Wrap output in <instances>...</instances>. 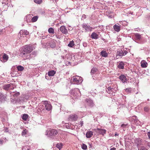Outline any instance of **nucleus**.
<instances>
[{
	"label": "nucleus",
	"instance_id": "50",
	"mask_svg": "<svg viewBox=\"0 0 150 150\" xmlns=\"http://www.w3.org/2000/svg\"><path fill=\"white\" fill-rule=\"evenodd\" d=\"M110 150H116V148L114 147H113L110 149Z\"/></svg>",
	"mask_w": 150,
	"mask_h": 150
},
{
	"label": "nucleus",
	"instance_id": "7",
	"mask_svg": "<svg viewBox=\"0 0 150 150\" xmlns=\"http://www.w3.org/2000/svg\"><path fill=\"white\" fill-rule=\"evenodd\" d=\"M8 56L5 53L2 54L0 55V60L2 62H6L8 59Z\"/></svg>",
	"mask_w": 150,
	"mask_h": 150
},
{
	"label": "nucleus",
	"instance_id": "54",
	"mask_svg": "<svg viewBox=\"0 0 150 150\" xmlns=\"http://www.w3.org/2000/svg\"><path fill=\"white\" fill-rule=\"evenodd\" d=\"M68 65H69V64H70V62H68Z\"/></svg>",
	"mask_w": 150,
	"mask_h": 150
},
{
	"label": "nucleus",
	"instance_id": "3",
	"mask_svg": "<svg viewBox=\"0 0 150 150\" xmlns=\"http://www.w3.org/2000/svg\"><path fill=\"white\" fill-rule=\"evenodd\" d=\"M33 50V48L31 46L29 45H26L25 46L23 50L24 52H22L21 53V55L23 57L25 54H28L30 52Z\"/></svg>",
	"mask_w": 150,
	"mask_h": 150
},
{
	"label": "nucleus",
	"instance_id": "28",
	"mask_svg": "<svg viewBox=\"0 0 150 150\" xmlns=\"http://www.w3.org/2000/svg\"><path fill=\"white\" fill-rule=\"evenodd\" d=\"M113 90H114L113 88H112L110 87H108L106 90V91L108 93H110L111 91H113Z\"/></svg>",
	"mask_w": 150,
	"mask_h": 150
},
{
	"label": "nucleus",
	"instance_id": "18",
	"mask_svg": "<svg viewBox=\"0 0 150 150\" xmlns=\"http://www.w3.org/2000/svg\"><path fill=\"white\" fill-rule=\"evenodd\" d=\"M125 65V64L123 62H120L118 63L117 67L120 69H124Z\"/></svg>",
	"mask_w": 150,
	"mask_h": 150
},
{
	"label": "nucleus",
	"instance_id": "19",
	"mask_svg": "<svg viewBox=\"0 0 150 150\" xmlns=\"http://www.w3.org/2000/svg\"><path fill=\"white\" fill-rule=\"evenodd\" d=\"M93 132L91 131H88L86 134V137L88 138H89L91 137L93 135Z\"/></svg>",
	"mask_w": 150,
	"mask_h": 150
},
{
	"label": "nucleus",
	"instance_id": "40",
	"mask_svg": "<svg viewBox=\"0 0 150 150\" xmlns=\"http://www.w3.org/2000/svg\"><path fill=\"white\" fill-rule=\"evenodd\" d=\"M138 150H147V149L143 146L138 148Z\"/></svg>",
	"mask_w": 150,
	"mask_h": 150
},
{
	"label": "nucleus",
	"instance_id": "58",
	"mask_svg": "<svg viewBox=\"0 0 150 150\" xmlns=\"http://www.w3.org/2000/svg\"><path fill=\"white\" fill-rule=\"evenodd\" d=\"M56 1H57V0H54Z\"/></svg>",
	"mask_w": 150,
	"mask_h": 150
},
{
	"label": "nucleus",
	"instance_id": "17",
	"mask_svg": "<svg viewBox=\"0 0 150 150\" xmlns=\"http://www.w3.org/2000/svg\"><path fill=\"white\" fill-rule=\"evenodd\" d=\"M141 66L142 68H146L147 67L148 63L144 60H142L141 62Z\"/></svg>",
	"mask_w": 150,
	"mask_h": 150
},
{
	"label": "nucleus",
	"instance_id": "4",
	"mask_svg": "<svg viewBox=\"0 0 150 150\" xmlns=\"http://www.w3.org/2000/svg\"><path fill=\"white\" fill-rule=\"evenodd\" d=\"M127 53V51L121 49L119 50L117 52L116 58V59L121 58L122 56L126 55Z\"/></svg>",
	"mask_w": 150,
	"mask_h": 150
},
{
	"label": "nucleus",
	"instance_id": "61",
	"mask_svg": "<svg viewBox=\"0 0 150 150\" xmlns=\"http://www.w3.org/2000/svg\"><path fill=\"white\" fill-rule=\"evenodd\" d=\"M67 65V64H66V65Z\"/></svg>",
	"mask_w": 150,
	"mask_h": 150
},
{
	"label": "nucleus",
	"instance_id": "39",
	"mask_svg": "<svg viewBox=\"0 0 150 150\" xmlns=\"http://www.w3.org/2000/svg\"><path fill=\"white\" fill-rule=\"evenodd\" d=\"M81 148L82 149L86 150L87 149V146L84 144H82L81 145Z\"/></svg>",
	"mask_w": 150,
	"mask_h": 150
},
{
	"label": "nucleus",
	"instance_id": "48",
	"mask_svg": "<svg viewBox=\"0 0 150 150\" xmlns=\"http://www.w3.org/2000/svg\"><path fill=\"white\" fill-rule=\"evenodd\" d=\"M80 122L81 126L82 127L83 125V121H80Z\"/></svg>",
	"mask_w": 150,
	"mask_h": 150
},
{
	"label": "nucleus",
	"instance_id": "42",
	"mask_svg": "<svg viewBox=\"0 0 150 150\" xmlns=\"http://www.w3.org/2000/svg\"><path fill=\"white\" fill-rule=\"evenodd\" d=\"M20 95V93L19 92H17L15 93L13 95V96L15 97H17Z\"/></svg>",
	"mask_w": 150,
	"mask_h": 150
},
{
	"label": "nucleus",
	"instance_id": "55",
	"mask_svg": "<svg viewBox=\"0 0 150 150\" xmlns=\"http://www.w3.org/2000/svg\"><path fill=\"white\" fill-rule=\"evenodd\" d=\"M19 34H20V35H21V33H19Z\"/></svg>",
	"mask_w": 150,
	"mask_h": 150
},
{
	"label": "nucleus",
	"instance_id": "8",
	"mask_svg": "<svg viewBox=\"0 0 150 150\" xmlns=\"http://www.w3.org/2000/svg\"><path fill=\"white\" fill-rule=\"evenodd\" d=\"M135 142L138 148L143 146L142 141L139 138L136 139Z\"/></svg>",
	"mask_w": 150,
	"mask_h": 150
},
{
	"label": "nucleus",
	"instance_id": "35",
	"mask_svg": "<svg viewBox=\"0 0 150 150\" xmlns=\"http://www.w3.org/2000/svg\"><path fill=\"white\" fill-rule=\"evenodd\" d=\"M17 69L18 71H22L23 70L24 68L23 67L21 66H19L17 67Z\"/></svg>",
	"mask_w": 150,
	"mask_h": 150
},
{
	"label": "nucleus",
	"instance_id": "47",
	"mask_svg": "<svg viewBox=\"0 0 150 150\" xmlns=\"http://www.w3.org/2000/svg\"><path fill=\"white\" fill-rule=\"evenodd\" d=\"M82 18H83L84 19H85L86 18V15H85V14H83L82 16Z\"/></svg>",
	"mask_w": 150,
	"mask_h": 150
},
{
	"label": "nucleus",
	"instance_id": "32",
	"mask_svg": "<svg viewBox=\"0 0 150 150\" xmlns=\"http://www.w3.org/2000/svg\"><path fill=\"white\" fill-rule=\"evenodd\" d=\"M50 46L52 48H54L55 47V43L54 42V41L53 40L52 41L50 44Z\"/></svg>",
	"mask_w": 150,
	"mask_h": 150
},
{
	"label": "nucleus",
	"instance_id": "56",
	"mask_svg": "<svg viewBox=\"0 0 150 150\" xmlns=\"http://www.w3.org/2000/svg\"><path fill=\"white\" fill-rule=\"evenodd\" d=\"M120 150H124L122 149H120Z\"/></svg>",
	"mask_w": 150,
	"mask_h": 150
},
{
	"label": "nucleus",
	"instance_id": "57",
	"mask_svg": "<svg viewBox=\"0 0 150 150\" xmlns=\"http://www.w3.org/2000/svg\"><path fill=\"white\" fill-rule=\"evenodd\" d=\"M67 132H68V133H69V132H67V131H66V133H67Z\"/></svg>",
	"mask_w": 150,
	"mask_h": 150
},
{
	"label": "nucleus",
	"instance_id": "20",
	"mask_svg": "<svg viewBox=\"0 0 150 150\" xmlns=\"http://www.w3.org/2000/svg\"><path fill=\"white\" fill-rule=\"evenodd\" d=\"M98 36L96 33L93 32L92 33L91 37L92 38L96 39L98 38Z\"/></svg>",
	"mask_w": 150,
	"mask_h": 150
},
{
	"label": "nucleus",
	"instance_id": "1",
	"mask_svg": "<svg viewBox=\"0 0 150 150\" xmlns=\"http://www.w3.org/2000/svg\"><path fill=\"white\" fill-rule=\"evenodd\" d=\"M69 93L70 97L74 100L80 96L81 93L78 88H75L70 90Z\"/></svg>",
	"mask_w": 150,
	"mask_h": 150
},
{
	"label": "nucleus",
	"instance_id": "24",
	"mask_svg": "<svg viewBox=\"0 0 150 150\" xmlns=\"http://www.w3.org/2000/svg\"><path fill=\"white\" fill-rule=\"evenodd\" d=\"M56 74V71L54 70H51L48 71V74L49 76H53Z\"/></svg>",
	"mask_w": 150,
	"mask_h": 150
},
{
	"label": "nucleus",
	"instance_id": "5",
	"mask_svg": "<svg viewBox=\"0 0 150 150\" xmlns=\"http://www.w3.org/2000/svg\"><path fill=\"white\" fill-rule=\"evenodd\" d=\"M58 132L57 131L54 129H50L47 131L46 135L49 137L54 136L57 135Z\"/></svg>",
	"mask_w": 150,
	"mask_h": 150
},
{
	"label": "nucleus",
	"instance_id": "52",
	"mask_svg": "<svg viewBox=\"0 0 150 150\" xmlns=\"http://www.w3.org/2000/svg\"><path fill=\"white\" fill-rule=\"evenodd\" d=\"M100 99H102V98H103V96H100Z\"/></svg>",
	"mask_w": 150,
	"mask_h": 150
},
{
	"label": "nucleus",
	"instance_id": "51",
	"mask_svg": "<svg viewBox=\"0 0 150 150\" xmlns=\"http://www.w3.org/2000/svg\"><path fill=\"white\" fill-rule=\"evenodd\" d=\"M29 34V32L27 31H26V32H25V35H28Z\"/></svg>",
	"mask_w": 150,
	"mask_h": 150
},
{
	"label": "nucleus",
	"instance_id": "38",
	"mask_svg": "<svg viewBox=\"0 0 150 150\" xmlns=\"http://www.w3.org/2000/svg\"><path fill=\"white\" fill-rule=\"evenodd\" d=\"M62 143L57 144L56 145V147L60 150L62 147Z\"/></svg>",
	"mask_w": 150,
	"mask_h": 150
},
{
	"label": "nucleus",
	"instance_id": "12",
	"mask_svg": "<svg viewBox=\"0 0 150 150\" xmlns=\"http://www.w3.org/2000/svg\"><path fill=\"white\" fill-rule=\"evenodd\" d=\"M119 78L123 83L126 82L127 79L126 77L124 75H121L119 76Z\"/></svg>",
	"mask_w": 150,
	"mask_h": 150
},
{
	"label": "nucleus",
	"instance_id": "36",
	"mask_svg": "<svg viewBox=\"0 0 150 150\" xmlns=\"http://www.w3.org/2000/svg\"><path fill=\"white\" fill-rule=\"evenodd\" d=\"M125 91L126 93H130L132 91V89L131 88H127L125 89Z\"/></svg>",
	"mask_w": 150,
	"mask_h": 150
},
{
	"label": "nucleus",
	"instance_id": "26",
	"mask_svg": "<svg viewBox=\"0 0 150 150\" xmlns=\"http://www.w3.org/2000/svg\"><path fill=\"white\" fill-rule=\"evenodd\" d=\"M60 30L63 33H66V28L64 26H61L60 28Z\"/></svg>",
	"mask_w": 150,
	"mask_h": 150
},
{
	"label": "nucleus",
	"instance_id": "23",
	"mask_svg": "<svg viewBox=\"0 0 150 150\" xmlns=\"http://www.w3.org/2000/svg\"><path fill=\"white\" fill-rule=\"evenodd\" d=\"M98 71V69L96 68H93L91 71V73L92 76L94 75V74H96V72Z\"/></svg>",
	"mask_w": 150,
	"mask_h": 150
},
{
	"label": "nucleus",
	"instance_id": "34",
	"mask_svg": "<svg viewBox=\"0 0 150 150\" xmlns=\"http://www.w3.org/2000/svg\"><path fill=\"white\" fill-rule=\"evenodd\" d=\"M48 32L50 33H54V30L53 28H50L48 30Z\"/></svg>",
	"mask_w": 150,
	"mask_h": 150
},
{
	"label": "nucleus",
	"instance_id": "27",
	"mask_svg": "<svg viewBox=\"0 0 150 150\" xmlns=\"http://www.w3.org/2000/svg\"><path fill=\"white\" fill-rule=\"evenodd\" d=\"M5 98V97L0 92V102H1Z\"/></svg>",
	"mask_w": 150,
	"mask_h": 150
},
{
	"label": "nucleus",
	"instance_id": "16",
	"mask_svg": "<svg viewBox=\"0 0 150 150\" xmlns=\"http://www.w3.org/2000/svg\"><path fill=\"white\" fill-rule=\"evenodd\" d=\"M131 120H132V122H133L134 123L138 124V122L139 120L137 119V117L136 116H133L131 118Z\"/></svg>",
	"mask_w": 150,
	"mask_h": 150
},
{
	"label": "nucleus",
	"instance_id": "29",
	"mask_svg": "<svg viewBox=\"0 0 150 150\" xmlns=\"http://www.w3.org/2000/svg\"><path fill=\"white\" fill-rule=\"evenodd\" d=\"M38 17L36 16H34L31 19V21L32 22H36L38 20Z\"/></svg>",
	"mask_w": 150,
	"mask_h": 150
},
{
	"label": "nucleus",
	"instance_id": "37",
	"mask_svg": "<svg viewBox=\"0 0 150 150\" xmlns=\"http://www.w3.org/2000/svg\"><path fill=\"white\" fill-rule=\"evenodd\" d=\"M34 1L35 3L38 4H41L42 1V0H33Z\"/></svg>",
	"mask_w": 150,
	"mask_h": 150
},
{
	"label": "nucleus",
	"instance_id": "60",
	"mask_svg": "<svg viewBox=\"0 0 150 150\" xmlns=\"http://www.w3.org/2000/svg\"><path fill=\"white\" fill-rule=\"evenodd\" d=\"M67 126V125H66V126ZM66 127V128H67V126Z\"/></svg>",
	"mask_w": 150,
	"mask_h": 150
},
{
	"label": "nucleus",
	"instance_id": "30",
	"mask_svg": "<svg viewBox=\"0 0 150 150\" xmlns=\"http://www.w3.org/2000/svg\"><path fill=\"white\" fill-rule=\"evenodd\" d=\"M28 115L26 114H24L23 115L22 118L24 120H26L28 117Z\"/></svg>",
	"mask_w": 150,
	"mask_h": 150
},
{
	"label": "nucleus",
	"instance_id": "53",
	"mask_svg": "<svg viewBox=\"0 0 150 150\" xmlns=\"http://www.w3.org/2000/svg\"><path fill=\"white\" fill-rule=\"evenodd\" d=\"M115 136H118V134H115Z\"/></svg>",
	"mask_w": 150,
	"mask_h": 150
},
{
	"label": "nucleus",
	"instance_id": "11",
	"mask_svg": "<svg viewBox=\"0 0 150 150\" xmlns=\"http://www.w3.org/2000/svg\"><path fill=\"white\" fill-rule=\"evenodd\" d=\"M42 104L45 105V108L47 110H50L51 109V105L48 103L47 101H44L42 102Z\"/></svg>",
	"mask_w": 150,
	"mask_h": 150
},
{
	"label": "nucleus",
	"instance_id": "44",
	"mask_svg": "<svg viewBox=\"0 0 150 150\" xmlns=\"http://www.w3.org/2000/svg\"><path fill=\"white\" fill-rule=\"evenodd\" d=\"M127 124H122L121 125V127H122L123 128L125 127L126 126H127Z\"/></svg>",
	"mask_w": 150,
	"mask_h": 150
},
{
	"label": "nucleus",
	"instance_id": "21",
	"mask_svg": "<svg viewBox=\"0 0 150 150\" xmlns=\"http://www.w3.org/2000/svg\"><path fill=\"white\" fill-rule=\"evenodd\" d=\"M135 37V39L136 40H139L142 39V37L141 35L139 33H136L134 34Z\"/></svg>",
	"mask_w": 150,
	"mask_h": 150
},
{
	"label": "nucleus",
	"instance_id": "41",
	"mask_svg": "<svg viewBox=\"0 0 150 150\" xmlns=\"http://www.w3.org/2000/svg\"><path fill=\"white\" fill-rule=\"evenodd\" d=\"M150 110V108L148 106H146L144 108V110L145 112H148Z\"/></svg>",
	"mask_w": 150,
	"mask_h": 150
},
{
	"label": "nucleus",
	"instance_id": "46",
	"mask_svg": "<svg viewBox=\"0 0 150 150\" xmlns=\"http://www.w3.org/2000/svg\"><path fill=\"white\" fill-rule=\"evenodd\" d=\"M83 46L86 47L87 46V44L86 42H84L83 43Z\"/></svg>",
	"mask_w": 150,
	"mask_h": 150
},
{
	"label": "nucleus",
	"instance_id": "15",
	"mask_svg": "<svg viewBox=\"0 0 150 150\" xmlns=\"http://www.w3.org/2000/svg\"><path fill=\"white\" fill-rule=\"evenodd\" d=\"M109 54L108 53H107L105 50H102L100 52V55L102 57H108V54Z\"/></svg>",
	"mask_w": 150,
	"mask_h": 150
},
{
	"label": "nucleus",
	"instance_id": "10",
	"mask_svg": "<svg viewBox=\"0 0 150 150\" xmlns=\"http://www.w3.org/2000/svg\"><path fill=\"white\" fill-rule=\"evenodd\" d=\"M94 130L99 134L104 135L106 133V130L104 129L97 128V129H94Z\"/></svg>",
	"mask_w": 150,
	"mask_h": 150
},
{
	"label": "nucleus",
	"instance_id": "2",
	"mask_svg": "<svg viewBox=\"0 0 150 150\" xmlns=\"http://www.w3.org/2000/svg\"><path fill=\"white\" fill-rule=\"evenodd\" d=\"M70 80V83L71 84H79L81 83L82 81L81 78L78 76H73V80L69 78L68 80Z\"/></svg>",
	"mask_w": 150,
	"mask_h": 150
},
{
	"label": "nucleus",
	"instance_id": "45",
	"mask_svg": "<svg viewBox=\"0 0 150 150\" xmlns=\"http://www.w3.org/2000/svg\"><path fill=\"white\" fill-rule=\"evenodd\" d=\"M4 142V141L1 139H0V145H2Z\"/></svg>",
	"mask_w": 150,
	"mask_h": 150
},
{
	"label": "nucleus",
	"instance_id": "6",
	"mask_svg": "<svg viewBox=\"0 0 150 150\" xmlns=\"http://www.w3.org/2000/svg\"><path fill=\"white\" fill-rule=\"evenodd\" d=\"M82 26L85 32L91 31L92 30V27H90L88 23H83L82 24Z\"/></svg>",
	"mask_w": 150,
	"mask_h": 150
},
{
	"label": "nucleus",
	"instance_id": "59",
	"mask_svg": "<svg viewBox=\"0 0 150 150\" xmlns=\"http://www.w3.org/2000/svg\"><path fill=\"white\" fill-rule=\"evenodd\" d=\"M138 93V92H137V93H136V94H137Z\"/></svg>",
	"mask_w": 150,
	"mask_h": 150
},
{
	"label": "nucleus",
	"instance_id": "25",
	"mask_svg": "<svg viewBox=\"0 0 150 150\" xmlns=\"http://www.w3.org/2000/svg\"><path fill=\"white\" fill-rule=\"evenodd\" d=\"M75 44L73 40L70 41L68 45V46L70 47H73L74 45Z\"/></svg>",
	"mask_w": 150,
	"mask_h": 150
},
{
	"label": "nucleus",
	"instance_id": "14",
	"mask_svg": "<svg viewBox=\"0 0 150 150\" xmlns=\"http://www.w3.org/2000/svg\"><path fill=\"white\" fill-rule=\"evenodd\" d=\"M11 85H12L11 84H8L4 85L3 86L4 89V90H7V91L9 89V88L10 89H13V88H10V87L11 86Z\"/></svg>",
	"mask_w": 150,
	"mask_h": 150
},
{
	"label": "nucleus",
	"instance_id": "43",
	"mask_svg": "<svg viewBox=\"0 0 150 150\" xmlns=\"http://www.w3.org/2000/svg\"><path fill=\"white\" fill-rule=\"evenodd\" d=\"M23 150H30L28 148L27 146H25L22 148Z\"/></svg>",
	"mask_w": 150,
	"mask_h": 150
},
{
	"label": "nucleus",
	"instance_id": "22",
	"mask_svg": "<svg viewBox=\"0 0 150 150\" xmlns=\"http://www.w3.org/2000/svg\"><path fill=\"white\" fill-rule=\"evenodd\" d=\"M120 26L118 25L115 24L113 26L114 30L117 32H119L120 30Z\"/></svg>",
	"mask_w": 150,
	"mask_h": 150
},
{
	"label": "nucleus",
	"instance_id": "9",
	"mask_svg": "<svg viewBox=\"0 0 150 150\" xmlns=\"http://www.w3.org/2000/svg\"><path fill=\"white\" fill-rule=\"evenodd\" d=\"M85 102L90 107H93L94 104L93 101L90 98H86L85 100Z\"/></svg>",
	"mask_w": 150,
	"mask_h": 150
},
{
	"label": "nucleus",
	"instance_id": "31",
	"mask_svg": "<svg viewBox=\"0 0 150 150\" xmlns=\"http://www.w3.org/2000/svg\"><path fill=\"white\" fill-rule=\"evenodd\" d=\"M43 105H41L39 106V108L38 109V111L39 112H40L44 110Z\"/></svg>",
	"mask_w": 150,
	"mask_h": 150
},
{
	"label": "nucleus",
	"instance_id": "49",
	"mask_svg": "<svg viewBox=\"0 0 150 150\" xmlns=\"http://www.w3.org/2000/svg\"><path fill=\"white\" fill-rule=\"evenodd\" d=\"M147 135L149 138L150 139V132H148L147 133Z\"/></svg>",
	"mask_w": 150,
	"mask_h": 150
},
{
	"label": "nucleus",
	"instance_id": "13",
	"mask_svg": "<svg viewBox=\"0 0 150 150\" xmlns=\"http://www.w3.org/2000/svg\"><path fill=\"white\" fill-rule=\"evenodd\" d=\"M78 117L76 115H69V120H77Z\"/></svg>",
	"mask_w": 150,
	"mask_h": 150
},
{
	"label": "nucleus",
	"instance_id": "33",
	"mask_svg": "<svg viewBox=\"0 0 150 150\" xmlns=\"http://www.w3.org/2000/svg\"><path fill=\"white\" fill-rule=\"evenodd\" d=\"M28 130L26 129H25L23 130V131L22 132V135H24L26 134H27V133H28Z\"/></svg>",
	"mask_w": 150,
	"mask_h": 150
}]
</instances>
